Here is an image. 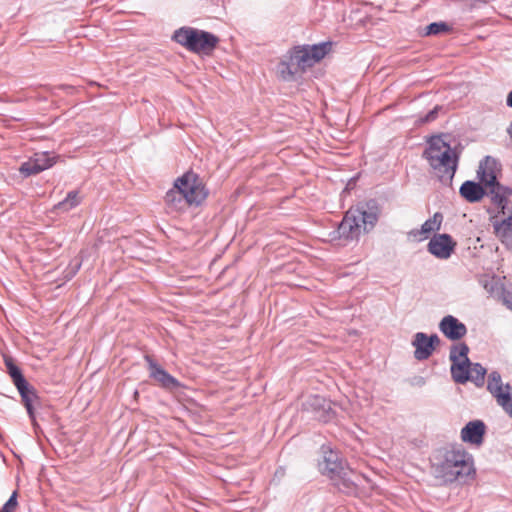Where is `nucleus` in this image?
I'll use <instances>...</instances> for the list:
<instances>
[{"mask_svg":"<svg viewBox=\"0 0 512 512\" xmlns=\"http://www.w3.org/2000/svg\"><path fill=\"white\" fill-rule=\"evenodd\" d=\"M324 401H325L324 398H322L318 395H309L307 400L302 403V406L306 410H309V409L316 410V409L323 407Z\"/></svg>","mask_w":512,"mask_h":512,"instance_id":"7c9ffc66","label":"nucleus"},{"mask_svg":"<svg viewBox=\"0 0 512 512\" xmlns=\"http://www.w3.org/2000/svg\"><path fill=\"white\" fill-rule=\"evenodd\" d=\"M456 247V242L449 234L434 235L428 245V251L439 259H448Z\"/></svg>","mask_w":512,"mask_h":512,"instance_id":"9b49d317","label":"nucleus"},{"mask_svg":"<svg viewBox=\"0 0 512 512\" xmlns=\"http://www.w3.org/2000/svg\"><path fill=\"white\" fill-rule=\"evenodd\" d=\"M507 133L512 138V122L509 124V126L507 128Z\"/></svg>","mask_w":512,"mask_h":512,"instance_id":"4c0bfd02","label":"nucleus"},{"mask_svg":"<svg viewBox=\"0 0 512 512\" xmlns=\"http://www.w3.org/2000/svg\"><path fill=\"white\" fill-rule=\"evenodd\" d=\"M499 171V163L498 161L491 157L486 156L483 160L480 161L477 176L479 181L482 184L492 183V181L497 180V172Z\"/></svg>","mask_w":512,"mask_h":512,"instance_id":"f3484780","label":"nucleus"},{"mask_svg":"<svg viewBox=\"0 0 512 512\" xmlns=\"http://www.w3.org/2000/svg\"><path fill=\"white\" fill-rule=\"evenodd\" d=\"M360 479L361 475L353 471L350 467L344 469L343 474L338 473L335 478H331L337 489L345 494L355 493Z\"/></svg>","mask_w":512,"mask_h":512,"instance_id":"ddd939ff","label":"nucleus"},{"mask_svg":"<svg viewBox=\"0 0 512 512\" xmlns=\"http://www.w3.org/2000/svg\"><path fill=\"white\" fill-rule=\"evenodd\" d=\"M512 196V194H508V192H504L501 194H498L496 196H493L491 199V202L497 206L499 209V213L502 215H506V213L509 212V209H511V206H509V200L508 198Z\"/></svg>","mask_w":512,"mask_h":512,"instance_id":"a878e982","label":"nucleus"},{"mask_svg":"<svg viewBox=\"0 0 512 512\" xmlns=\"http://www.w3.org/2000/svg\"><path fill=\"white\" fill-rule=\"evenodd\" d=\"M469 347L467 344L461 342L451 346L449 359L452 362L450 372L453 377V370L457 365H462L464 368L467 365H471L468 358Z\"/></svg>","mask_w":512,"mask_h":512,"instance_id":"aec40b11","label":"nucleus"},{"mask_svg":"<svg viewBox=\"0 0 512 512\" xmlns=\"http://www.w3.org/2000/svg\"><path fill=\"white\" fill-rule=\"evenodd\" d=\"M483 185L486 190L485 195L489 196L490 198L504 192L512 194V188L502 185L498 180L492 181V183H485Z\"/></svg>","mask_w":512,"mask_h":512,"instance_id":"393cba45","label":"nucleus"},{"mask_svg":"<svg viewBox=\"0 0 512 512\" xmlns=\"http://www.w3.org/2000/svg\"><path fill=\"white\" fill-rule=\"evenodd\" d=\"M503 383L501 375L498 371H492L488 376L487 390L496 398L499 399V395H504Z\"/></svg>","mask_w":512,"mask_h":512,"instance_id":"4be33fe9","label":"nucleus"},{"mask_svg":"<svg viewBox=\"0 0 512 512\" xmlns=\"http://www.w3.org/2000/svg\"><path fill=\"white\" fill-rule=\"evenodd\" d=\"M23 405L25 406L27 413L29 415L30 420L32 421L33 426L37 427L36 416L34 412L35 405L39 404V397L37 392L33 386H31L27 381L25 383L16 386Z\"/></svg>","mask_w":512,"mask_h":512,"instance_id":"4468645a","label":"nucleus"},{"mask_svg":"<svg viewBox=\"0 0 512 512\" xmlns=\"http://www.w3.org/2000/svg\"><path fill=\"white\" fill-rule=\"evenodd\" d=\"M442 110V106L436 105L432 110H430L426 115L420 117L418 119L419 124H426L433 122L437 119L439 112Z\"/></svg>","mask_w":512,"mask_h":512,"instance_id":"2f4dec72","label":"nucleus"},{"mask_svg":"<svg viewBox=\"0 0 512 512\" xmlns=\"http://www.w3.org/2000/svg\"><path fill=\"white\" fill-rule=\"evenodd\" d=\"M331 48L332 43L330 41L314 45L295 46L292 53H290V62L304 72L320 62L331 51Z\"/></svg>","mask_w":512,"mask_h":512,"instance_id":"39448f33","label":"nucleus"},{"mask_svg":"<svg viewBox=\"0 0 512 512\" xmlns=\"http://www.w3.org/2000/svg\"><path fill=\"white\" fill-rule=\"evenodd\" d=\"M506 103L508 107L512 108V91L507 95Z\"/></svg>","mask_w":512,"mask_h":512,"instance_id":"f704fd0d","label":"nucleus"},{"mask_svg":"<svg viewBox=\"0 0 512 512\" xmlns=\"http://www.w3.org/2000/svg\"><path fill=\"white\" fill-rule=\"evenodd\" d=\"M17 491H14L7 502L0 509L1 512H15L18 506Z\"/></svg>","mask_w":512,"mask_h":512,"instance_id":"473e14b6","label":"nucleus"},{"mask_svg":"<svg viewBox=\"0 0 512 512\" xmlns=\"http://www.w3.org/2000/svg\"><path fill=\"white\" fill-rule=\"evenodd\" d=\"M446 135H434L431 136L427 141V147L423 152V157L430 164L433 161V158H437V156H441L446 150V147L450 146V144L444 139Z\"/></svg>","mask_w":512,"mask_h":512,"instance_id":"a211bd4d","label":"nucleus"},{"mask_svg":"<svg viewBox=\"0 0 512 512\" xmlns=\"http://www.w3.org/2000/svg\"><path fill=\"white\" fill-rule=\"evenodd\" d=\"M503 300H504V303L507 305V307L512 309V293H510V292L505 293Z\"/></svg>","mask_w":512,"mask_h":512,"instance_id":"72a5a7b5","label":"nucleus"},{"mask_svg":"<svg viewBox=\"0 0 512 512\" xmlns=\"http://www.w3.org/2000/svg\"><path fill=\"white\" fill-rule=\"evenodd\" d=\"M458 160L459 155L451 146H448L444 153L437 156V158H433L429 165L436 171L440 181L446 183L452 181L458 166Z\"/></svg>","mask_w":512,"mask_h":512,"instance_id":"423d86ee","label":"nucleus"},{"mask_svg":"<svg viewBox=\"0 0 512 512\" xmlns=\"http://www.w3.org/2000/svg\"><path fill=\"white\" fill-rule=\"evenodd\" d=\"M439 329L451 341H458L467 334L466 325L452 315L442 318Z\"/></svg>","mask_w":512,"mask_h":512,"instance_id":"f8f14e48","label":"nucleus"},{"mask_svg":"<svg viewBox=\"0 0 512 512\" xmlns=\"http://www.w3.org/2000/svg\"><path fill=\"white\" fill-rule=\"evenodd\" d=\"M442 221H443V215L440 212H436V213H434L433 217L429 218L422 224L420 230H413V231H411V234H413L414 236L419 235V234L428 235L431 232L439 230L441 227Z\"/></svg>","mask_w":512,"mask_h":512,"instance_id":"412c9836","label":"nucleus"},{"mask_svg":"<svg viewBox=\"0 0 512 512\" xmlns=\"http://www.w3.org/2000/svg\"><path fill=\"white\" fill-rule=\"evenodd\" d=\"M485 424L480 420L467 423L461 430V439L464 442L479 445L483 442Z\"/></svg>","mask_w":512,"mask_h":512,"instance_id":"dca6fc26","label":"nucleus"},{"mask_svg":"<svg viewBox=\"0 0 512 512\" xmlns=\"http://www.w3.org/2000/svg\"><path fill=\"white\" fill-rule=\"evenodd\" d=\"M173 40L190 52L205 55H210L220 41L213 33L192 27H182L176 30Z\"/></svg>","mask_w":512,"mask_h":512,"instance_id":"20e7f679","label":"nucleus"},{"mask_svg":"<svg viewBox=\"0 0 512 512\" xmlns=\"http://www.w3.org/2000/svg\"><path fill=\"white\" fill-rule=\"evenodd\" d=\"M60 89H65L67 91H72L74 88L72 86H67V85H62V86H59Z\"/></svg>","mask_w":512,"mask_h":512,"instance_id":"c9c22d12","label":"nucleus"},{"mask_svg":"<svg viewBox=\"0 0 512 512\" xmlns=\"http://www.w3.org/2000/svg\"><path fill=\"white\" fill-rule=\"evenodd\" d=\"M510 390H511V386L509 384H506L505 385V394L499 395V399L497 400V403L512 418V397H511Z\"/></svg>","mask_w":512,"mask_h":512,"instance_id":"bb28decb","label":"nucleus"},{"mask_svg":"<svg viewBox=\"0 0 512 512\" xmlns=\"http://www.w3.org/2000/svg\"><path fill=\"white\" fill-rule=\"evenodd\" d=\"M289 75H290V79H291V78H292V76H293V72H292L291 70H290V72H289Z\"/></svg>","mask_w":512,"mask_h":512,"instance_id":"a19ab883","label":"nucleus"},{"mask_svg":"<svg viewBox=\"0 0 512 512\" xmlns=\"http://www.w3.org/2000/svg\"><path fill=\"white\" fill-rule=\"evenodd\" d=\"M417 384L418 385H424L425 384V379L423 377H418L417 379Z\"/></svg>","mask_w":512,"mask_h":512,"instance_id":"e433bc0d","label":"nucleus"},{"mask_svg":"<svg viewBox=\"0 0 512 512\" xmlns=\"http://www.w3.org/2000/svg\"><path fill=\"white\" fill-rule=\"evenodd\" d=\"M439 344L440 338L437 334L427 336V334L423 332L416 333L412 341V345L415 347V359L419 361L428 359Z\"/></svg>","mask_w":512,"mask_h":512,"instance_id":"1a4fd4ad","label":"nucleus"},{"mask_svg":"<svg viewBox=\"0 0 512 512\" xmlns=\"http://www.w3.org/2000/svg\"><path fill=\"white\" fill-rule=\"evenodd\" d=\"M486 372V368L480 363H471L465 368L462 365H457L453 370V380L459 384L471 381L476 386L481 387L484 385Z\"/></svg>","mask_w":512,"mask_h":512,"instance_id":"6e6552de","label":"nucleus"},{"mask_svg":"<svg viewBox=\"0 0 512 512\" xmlns=\"http://www.w3.org/2000/svg\"><path fill=\"white\" fill-rule=\"evenodd\" d=\"M4 361L8 374L12 378L13 384L15 386H19L20 384L25 383L27 381L24 378L20 368L14 363L12 358L6 357Z\"/></svg>","mask_w":512,"mask_h":512,"instance_id":"b1692460","label":"nucleus"},{"mask_svg":"<svg viewBox=\"0 0 512 512\" xmlns=\"http://www.w3.org/2000/svg\"><path fill=\"white\" fill-rule=\"evenodd\" d=\"M322 460L319 462L320 472L328 478H335L348 467L346 461L338 451L333 450L329 445L321 446Z\"/></svg>","mask_w":512,"mask_h":512,"instance_id":"0eeeda50","label":"nucleus"},{"mask_svg":"<svg viewBox=\"0 0 512 512\" xmlns=\"http://www.w3.org/2000/svg\"><path fill=\"white\" fill-rule=\"evenodd\" d=\"M81 203V197L77 190L70 191L66 198L54 206V209L61 212H68Z\"/></svg>","mask_w":512,"mask_h":512,"instance_id":"5701e85b","label":"nucleus"},{"mask_svg":"<svg viewBox=\"0 0 512 512\" xmlns=\"http://www.w3.org/2000/svg\"><path fill=\"white\" fill-rule=\"evenodd\" d=\"M378 216L373 211H367L362 208L349 209L337 230L333 234V239L344 240L345 242L358 239L361 231H370L377 223Z\"/></svg>","mask_w":512,"mask_h":512,"instance_id":"7ed1b4c3","label":"nucleus"},{"mask_svg":"<svg viewBox=\"0 0 512 512\" xmlns=\"http://www.w3.org/2000/svg\"><path fill=\"white\" fill-rule=\"evenodd\" d=\"M36 164L42 168V171L50 168L55 163L54 158H51L47 152H43L41 154H35V157L32 158Z\"/></svg>","mask_w":512,"mask_h":512,"instance_id":"c756f323","label":"nucleus"},{"mask_svg":"<svg viewBox=\"0 0 512 512\" xmlns=\"http://www.w3.org/2000/svg\"><path fill=\"white\" fill-rule=\"evenodd\" d=\"M507 217L502 220H493L494 234L501 243L509 250H512V205Z\"/></svg>","mask_w":512,"mask_h":512,"instance_id":"2eb2a0df","label":"nucleus"},{"mask_svg":"<svg viewBox=\"0 0 512 512\" xmlns=\"http://www.w3.org/2000/svg\"><path fill=\"white\" fill-rule=\"evenodd\" d=\"M19 171L23 176L28 177L42 172V168L31 158L21 164Z\"/></svg>","mask_w":512,"mask_h":512,"instance_id":"cd10ccee","label":"nucleus"},{"mask_svg":"<svg viewBox=\"0 0 512 512\" xmlns=\"http://www.w3.org/2000/svg\"><path fill=\"white\" fill-rule=\"evenodd\" d=\"M79 268H80V263H76V264H75V270H74V272H73V273L75 274V272H76Z\"/></svg>","mask_w":512,"mask_h":512,"instance_id":"ea45409f","label":"nucleus"},{"mask_svg":"<svg viewBox=\"0 0 512 512\" xmlns=\"http://www.w3.org/2000/svg\"><path fill=\"white\" fill-rule=\"evenodd\" d=\"M450 30V26L444 22H433L426 27L425 35H438Z\"/></svg>","mask_w":512,"mask_h":512,"instance_id":"c85d7f7f","label":"nucleus"},{"mask_svg":"<svg viewBox=\"0 0 512 512\" xmlns=\"http://www.w3.org/2000/svg\"><path fill=\"white\" fill-rule=\"evenodd\" d=\"M145 361L148 364L150 378L154 379L162 388L175 390L181 387V383L157 364L151 356L146 355Z\"/></svg>","mask_w":512,"mask_h":512,"instance_id":"9d476101","label":"nucleus"},{"mask_svg":"<svg viewBox=\"0 0 512 512\" xmlns=\"http://www.w3.org/2000/svg\"><path fill=\"white\" fill-rule=\"evenodd\" d=\"M207 197V191L200 177L187 172L177 178L174 186L166 193L165 203L170 211L181 212L192 205H200Z\"/></svg>","mask_w":512,"mask_h":512,"instance_id":"f03ea898","label":"nucleus"},{"mask_svg":"<svg viewBox=\"0 0 512 512\" xmlns=\"http://www.w3.org/2000/svg\"><path fill=\"white\" fill-rule=\"evenodd\" d=\"M289 286H290V288H291V287H302V285H301V284H299V283H295V282H292L291 280H290Z\"/></svg>","mask_w":512,"mask_h":512,"instance_id":"58836bf2","label":"nucleus"},{"mask_svg":"<svg viewBox=\"0 0 512 512\" xmlns=\"http://www.w3.org/2000/svg\"><path fill=\"white\" fill-rule=\"evenodd\" d=\"M431 469L442 484L464 480L475 472L471 455L454 446L439 449L433 456Z\"/></svg>","mask_w":512,"mask_h":512,"instance_id":"f257e3e1","label":"nucleus"},{"mask_svg":"<svg viewBox=\"0 0 512 512\" xmlns=\"http://www.w3.org/2000/svg\"><path fill=\"white\" fill-rule=\"evenodd\" d=\"M459 193L466 201L476 203L485 196L486 190L480 181L467 180L460 186Z\"/></svg>","mask_w":512,"mask_h":512,"instance_id":"6ab92c4d","label":"nucleus"}]
</instances>
